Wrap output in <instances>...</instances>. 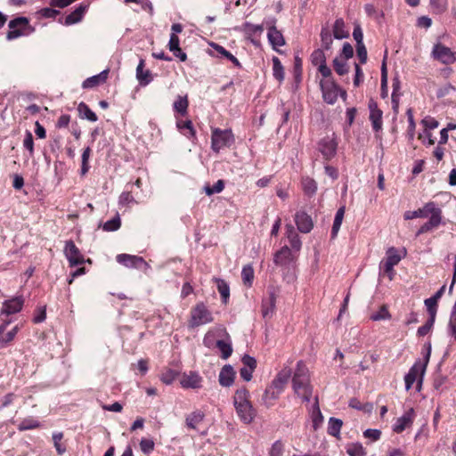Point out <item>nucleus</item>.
Returning a JSON list of instances; mask_svg holds the SVG:
<instances>
[{"mask_svg": "<svg viewBox=\"0 0 456 456\" xmlns=\"http://www.w3.org/2000/svg\"><path fill=\"white\" fill-rule=\"evenodd\" d=\"M320 86L323 101L328 104H334L338 94L342 97L346 95V91L342 90L333 79L321 80Z\"/></svg>", "mask_w": 456, "mask_h": 456, "instance_id": "obj_7", "label": "nucleus"}, {"mask_svg": "<svg viewBox=\"0 0 456 456\" xmlns=\"http://www.w3.org/2000/svg\"><path fill=\"white\" fill-rule=\"evenodd\" d=\"M291 377V370L289 368L282 369L272 381V385L283 392L285 386Z\"/></svg>", "mask_w": 456, "mask_h": 456, "instance_id": "obj_23", "label": "nucleus"}, {"mask_svg": "<svg viewBox=\"0 0 456 456\" xmlns=\"http://www.w3.org/2000/svg\"><path fill=\"white\" fill-rule=\"evenodd\" d=\"M23 146L29 151V155L34 154V140L33 135L29 131L26 132L25 138L23 141Z\"/></svg>", "mask_w": 456, "mask_h": 456, "instance_id": "obj_57", "label": "nucleus"}, {"mask_svg": "<svg viewBox=\"0 0 456 456\" xmlns=\"http://www.w3.org/2000/svg\"><path fill=\"white\" fill-rule=\"evenodd\" d=\"M357 57L361 63L367 61V50L363 44H356Z\"/></svg>", "mask_w": 456, "mask_h": 456, "instance_id": "obj_59", "label": "nucleus"}, {"mask_svg": "<svg viewBox=\"0 0 456 456\" xmlns=\"http://www.w3.org/2000/svg\"><path fill=\"white\" fill-rule=\"evenodd\" d=\"M24 305V299L21 296L14 297L11 299L5 300L3 303L0 314L11 315L21 311Z\"/></svg>", "mask_w": 456, "mask_h": 456, "instance_id": "obj_12", "label": "nucleus"}, {"mask_svg": "<svg viewBox=\"0 0 456 456\" xmlns=\"http://www.w3.org/2000/svg\"><path fill=\"white\" fill-rule=\"evenodd\" d=\"M63 252L70 267L83 265L86 262L85 256L71 240L65 242Z\"/></svg>", "mask_w": 456, "mask_h": 456, "instance_id": "obj_9", "label": "nucleus"}, {"mask_svg": "<svg viewBox=\"0 0 456 456\" xmlns=\"http://www.w3.org/2000/svg\"><path fill=\"white\" fill-rule=\"evenodd\" d=\"M9 30L6 33L8 41L15 40L20 37L28 36L35 31L30 25L29 20L26 17H17L8 23Z\"/></svg>", "mask_w": 456, "mask_h": 456, "instance_id": "obj_3", "label": "nucleus"}, {"mask_svg": "<svg viewBox=\"0 0 456 456\" xmlns=\"http://www.w3.org/2000/svg\"><path fill=\"white\" fill-rule=\"evenodd\" d=\"M294 219L300 232L308 233L314 228V222L311 216L304 210L297 211Z\"/></svg>", "mask_w": 456, "mask_h": 456, "instance_id": "obj_13", "label": "nucleus"}, {"mask_svg": "<svg viewBox=\"0 0 456 456\" xmlns=\"http://www.w3.org/2000/svg\"><path fill=\"white\" fill-rule=\"evenodd\" d=\"M264 30L262 25L246 24V32L249 35L261 34Z\"/></svg>", "mask_w": 456, "mask_h": 456, "instance_id": "obj_64", "label": "nucleus"}, {"mask_svg": "<svg viewBox=\"0 0 456 456\" xmlns=\"http://www.w3.org/2000/svg\"><path fill=\"white\" fill-rule=\"evenodd\" d=\"M216 347L220 350V352L222 354L221 357L223 359L229 358L232 353V346L224 340H217Z\"/></svg>", "mask_w": 456, "mask_h": 456, "instance_id": "obj_48", "label": "nucleus"}, {"mask_svg": "<svg viewBox=\"0 0 456 456\" xmlns=\"http://www.w3.org/2000/svg\"><path fill=\"white\" fill-rule=\"evenodd\" d=\"M39 426H40V424L37 420L33 419H23L19 424L18 428L20 431H24V430L37 428Z\"/></svg>", "mask_w": 456, "mask_h": 456, "instance_id": "obj_52", "label": "nucleus"}, {"mask_svg": "<svg viewBox=\"0 0 456 456\" xmlns=\"http://www.w3.org/2000/svg\"><path fill=\"white\" fill-rule=\"evenodd\" d=\"M292 387L294 392L305 402L312 397L313 388L310 384L309 370L306 365L299 361L292 377Z\"/></svg>", "mask_w": 456, "mask_h": 456, "instance_id": "obj_1", "label": "nucleus"}, {"mask_svg": "<svg viewBox=\"0 0 456 456\" xmlns=\"http://www.w3.org/2000/svg\"><path fill=\"white\" fill-rule=\"evenodd\" d=\"M46 318V308L45 306L39 307L36 310V314L33 317V322L40 323Z\"/></svg>", "mask_w": 456, "mask_h": 456, "instance_id": "obj_61", "label": "nucleus"}, {"mask_svg": "<svg viewBox=\"0 0 456 456\" xmlns=\"http://www.w3.org/2000/svg\"><path fill=\"white\" fill-rule=\"evenodd\" d=\"M174 110L180 116L185 117L188 114L189 101L188 97L178 95L173 104Z\"/></svg>", "mask_w": 456, "mask_h": 456, "instance_id": "obj_31", "label": "nucleus"}, {"mask_svg": "<svg viewBox=\"0 0 456 456\" xmlns=\"http://www.w3.org/2000/svg\"><path fill=\"white\" fill-rule=\"evenodd\" d=\"M430 355V346H428V354L425 357L424 362L420 361L416 362L413 366L410 369L409 372L404 377L405 388L406 390L411 389L414 382H418V390L420 389L422 379L426 370L427 364L429 361Z\"/></svg>", "mask_w": 456, "mask_h": 456, "instance_id": "obj_6", "label": "nucleus"}, {"mask_svg": "<svg viewBox=\"0 0 456 456\" xmlns=\"http://www.w3.org/2000/svg\"><path fill=\"white\" fill-rule=\"evenodd\" d=\"M311 61L314 66H320L326 63V56L322 49H316L311 54Z\"/></svg>", "mask_w": 456, "mask_h": 456, "instance_id": "obj_46", "label": "nucleus"}, {"mask_svg": "<svg viewBox=\"0 0 456 456\" xmlns=\"http://www.w3.org/2000/svg\"><path fill=\"white\" fill-rule=\"evenodd\" d=\"M176 126L178 130L187 138L191 139L195 137V129L191 120L177 119Z\"/></svg>", "mask_w": 456, "mask_h": 456, "instance_id": "obj_29", "label": "nucleus"}, {"mask_svg": "<svg viewBox=\"0 0 456 456\" xmlns=\"http://www.w3.org/2000/svg\"><path fill=\"white\" fill-rule=\"evenodd\" d=\"M183 388L198 389L202 387V378L196 371L184 372L180 380Z\"/></svg>", "mask_w": 456, "mask_h": 456, "instance_id": "obj_14", "label": "nucleus"}, {"mask_svg": "<svg viewBox=\"0 0 456 456\" xmlns=\"http://www.w3.org/2000/svg\"><path fill=\"white\" fill-rule=\"evenodd\" d=\"M411 421L412 419L410 413H406L397 419L396 422L393 427V430L395 433H401L411 423Z\"/></svg>", "mask_w": 456, "mask_h": 456, "instance_id": "obj_39", "label": "nucleus"}, {"mask_svg": "<svg viewBox=\"0 0 456 456\" xmlns=\"http://www.w3.org/2000/svg\"><path fill=\"white\" fill-rule=\"evenodd\" d=\"M312 421H313V428L314 430H317L323 421V416L321 412V410H320L318 404H316V406L313 409Z\"/></svg>", "mask_w": 456, "mask_h": 456, "instance_id": "obj_50", "label": "nucleus"}, {"mask_svg": "<svg viewBox=\"0 0 456 456\" xmlns=\"http://www.w3.org/2000/svg\"><path fill=\"white\" fill-rule=\"evenodd\" d=\"M77 110L81 118H86L92 122H95L98 119L97 115L85 102L78 104Z\"/></svg>", "mask_w": 456, "mask_h": 456, "instance_id": "obj_37", "label": "nucleus"}, {"mask_svg": "<svg viewBox=\"0 0 456 456\" xmlns=\"http://www.w3.org/2000/svg\"><path fill=\"white\" fill-rule=\"evenodd\" d=\"M354 55L353 46L349 43H345L343 45L342 52L339 58H344L345 60H348L352 58Z\"/></svg>", "mask_w": 456, "mask_h": 456, "instance_id": "obj_60", "label": "nucleus"}, {"mask_svg": "<svg viewBox=\"0 0 456 456\" xmlns=\"http://www.w3.org/2000/svg\"><path fill=\"white\" fill-rule=\"evenodd\" d=\"M145 61L141 59L136 67V78L139 85L142 86H148L154 77V75L150 69H145Z\"/></svg>", "mask_w": 456, "mask_h": 456, "instance_id": "obj_17", "label": "nucleus"}, {"mask_svg": "<svg viewBox=\"0 0 456 456\" xmlns=\"http://www.w3.org/2000/svg\"><path fill=\"white\" fill-rule=\"evenodd\" d=\"M179 43H180V40H179L178 36L175 35V33H172L170 36L169 42H168V49L170 50V52L179 50V48H180Z\"/></svg>", "mask_w": 456, "mask_h": 456, "instance_id": "obj_63", "label": "nucleus"}, {"mask_svg": "<svg viewBox=\"0 0 456 456\" xmlns=\"http://www.w3.org/2000/svg\"><path fill=\"white\" fill-rule=\"evenodd\" d=\"M320 36L322 48L327 51L330 50L333 43L332 35L330 29L328 28H322Z\"/></svg>", "mask_w": 456, "mask_h": 456, "instance_id": "obj_42", "label": "nucleus"}, {"mask_svg": "<svg viewBox=\"0 0 456 456\" xmlns=\"http://www.w3.org/2000/svg\"><path fill=\"white\" fill-rule=\"evenodd\" d=\"M302 189L305 195L311 197L315 194L317 190L316 182L311 177H303L301 180Z\"/></svg>", "mask_w": 456, "mask_h": 456, "instance_id": "obj_35", "label": "nucleus"}, {"mask_svg": "<svg viewBox=\"0 0 456 456\" xmlns=\"http://www.w3.org/2000/svg\"><path fill=\"white\" fill-rule=\"evenodd\" d=\"M342 425L343 422L341 419L333 417L330 418L329 420L328 434L332 436L338 437L340 433Z\"/></svg>", "mask_w": 456, "mask_h": 456, "instance_id": "obj_41", "label": "nucleus"}, {"mask_svg": "<svg viewBox=\"0 0 456 456\" xmlns=\"http://www.w3.org/2000/svg\"><path fill=\"white\" fill-rule=\"evenodd\" d=\"M119 203L122 205L128 206L132 203H137L134 197L133 196L132 191H124L119 196Z\"/></svg>", "mask_w": 456, "mask_h": 456, "instance_id": "obj_56", "label": "nucleus"}, {"mask_svg": "<svg viewBox=\"0 0 456 456\" xmlns=\"http://www.w3.org/2000/svg\"><path fill=\"white\" fill-rule=\"evenodd\" d=\"M382 121H381V112L379 110H375L372 108V128L378 132L381 129Z\"/></svg>", "mask_w": 456, "mask_h": 456, "instance_id": "obj_58", "label": "nucleus"}, {"mask_svg": "<svg viewBox=\"0 0 456 456\" xmlns=\"http://www.w3.org/2000/svg\"><path fill=\"white\" fill-rule=\"evenodd\" d=\"M346 452L350 456H365L367 453L366 450L360 443H353L348 444L346 447Z\"/></svg>", "mask_w": 456, "mask_h": 456, "instance_id": "obj_44", "label": "nucleus"}, {"mask_svg": "<svg viewBox=\"0 0 456 456\" xmlns=\"http://www.w3.org/2000/svg\"><path fill=\"white\" fill-rule=\"evenodd\" d=\"M319 150L327 160L332 159L337 151V143L331 139H322L319 143Z\"/></svg>", "mask_w": 456, "mask_h": 456, "instance_id": "obj_19", "label": "nucleus"}, {"mask_svg": "<svg viewBox=\"0 0 456 456\" xmlns=\"http://www.w3.org/2000/svg\"><path fill=\"white\" fill-rule=\"evenodd\" d=\"M333 68L339 76H343L348 72V66L346 62V60H343L339 57H336L334 59Z\"/></svg>", "mask_w": 456, "mask_h": 456, "instance_id": "obj_45", "label": "nucleus"}, {"mask_svg": "<svg viewBox=\"0 0 456 456\" xmlns=\"http://www.w3.org/2000/svg\"><path fill=\"white\" fill-rule=\"evenodd\" d=\"M241 278L243 281V283L248 286L251 287L254 280V269L251 265H245L242 268L241 271Z\"/></svg>", "mask_w": 456, "mask_h": 456, "instance_id": "obj_43", "label": "nucleus"}, {"mask_svg": "<svg viewBox=\"0 0 456 456\" xmlns=\"http://www.w3.org/2000/svg\"><path fill=\"white\" fill-rule=\"evenodd\" d=\"M402 256L395 248H390L387 251L386 257L380 262L379 270L380 275H387L391 281L395 275L394 267L401 261Z\"/></svg>", "mask_w": 456, "mask_h": 456, "instance_id": "obj_8", "label": "nucleus"}, {"mask_svg": "<svg viewBox=\"0 0 456 456\" xmlns=\"http://www.w3.org/2000/svg\"><path fill=\"white\" fill-rule=\"evenodd\" d=\"M20 330V326L15 325L11 330H0V347L4 348L12 344L17 333Z\"/></svg>", "mask_w": 456, "mask_h": 456, "instance_id": "obj_27", "label": "nucleus"}, {"mask_svg": "<svg viewBox=\"0 0 456 456\" xmlns=\"http://www.w3.org/2000/svg\"><path fill=\"white\" fill-rule=\"evenodd\" d=\"M422 124L426 129H435L439 126L438 121L432 117H426L422 119Z\"/></svg>", "mask_w": 456, "mask_h": 456, "instance_id": "obj_62", "label": "nucleus"}, {"mask_svg": "<svg viewBox=\"0 0 456 456\" xmlns=\"http://www.w3.org/2000/svg\"><path fill=\"white\" fill-rule=\"evenodd\" d=\"M391 315L386 305H382L376 314H372V321L390 319Z\"/></svg>", "mask_w": 456, "mask_h": 456, "instance_id": "obj_55", "label": "nucleus"}, {"mask_svg": "<svg viewBox=\"0 0 456 456\" xmlns=\"http://www.w3.org/2000/svg\"><path fill=\"white\" fill-rule=\"evenodd\" d=\"M250 395L246 387L237 389L233 396V403L240 419L249 424L256 417V410L250 402Z\"/></svg>", "mask_w": 456, "mask_h": 456, "instance_id": "obj_2", "label": "nucleus"}, {"mask_svg": "<svg viewBox=\"0 0 456 456\" xmlns=\"http://www.w3.org/2000/svg\"><path fill=\"white\" fill-rule=\"evenodd\" d=\"M281 393L282 392L281 390H279L278 388L274 387L272 384H270L266 387V389L262 396L263 403L267 407H271V406L274 405L276 400L279 398V396Z\"/></svg>", "mask_w": 456, "mask_h": 456, "instance_id": "obj_25", "label": "nucleus"}, {"mask_svg": "<svg viewBox=\"0 0 456 456\" xmlns=\"http://www.w3.org/2000/svg\"><path fill=\"white\" fill-rule=\"evenodd\" d=\"M108 73H109L108 70H103L96 76H93V77L86 78L83 82L82 87L83 88H93V87L99 86L100 84L104 83L108 78Z\"/></svg>", "mask_w": 456, "mask_h": 456, "instance_id": "obj_28", "label": "nucleus"}, {"mask_svg": "<svg viewBox=\"0 0 456 456\" xmlns=\"http://www.w3.org/2000/svg\"><path fill=\"white\" fill-rule=\"evenodd\" d=\"M235 142V137L231 129L212 128L211 149L218 153L224 148H230Z\"/></svg>", "mask_w": 456, "mask_h": 456, "instance_id": "obj_4", "label": "nucleus"}, {"mask_svg": "<svg viewBox=\"0 0 456 456\" xmlns=\"http://www.w3.org/2000/svg\"><path fill=\"white\" fill-rule=\"evenodd\" d=\"M432 56L444 64H452L456 61V53L440 43L434 45Z\"/></svg>", "mask_w": 456, "mask_h": 456, "instance_id": "obj_10", "label": "nucleus"}, {"mask_svg": "<svg viewBox=\"0 0 456 456\" xmlns=\"http://www.w3.org/2000/svg\"><path fill=\"white\" fill-rule=\"evenodd\" d=\"M117 261L126 267H139L145 264L142 256L128 254H119L117 256Z\"/></svg>", "mask_w": 456, "mask_h": 456, "instance_id": "obj_21", "label": "nucleus"}, {"mask_svg": "<svg viewBox=\"0 0 456 456\" xmlns=\"http://www.w3.org/2000/svg\"><path fill=\"white\" fill-rule=\"evenodd\" d=\"M345 212H346V207L342 206L338 209V211L335 215L333 225L331 228V238L332 239L336 238L339 232L340 226H341L343 219H344Z\"/></svg>", "mask_w": 456, "mask_h": 456, "instance_id": "obj_34", "label": "nucleus"}, {"mask_svg": "<svg viewBox=\"0 0 456 456\" xmlns=\"http://www.w3.org/2000/svg\"><path fill=\"white\" fill-rule=\"evenodd\" d=\"M436 207L437 206L434 201H429L426 203L421 208L414 211H406L403 215V217L405 220H411L414 218H427Z\"/></svg>", "mask_w": 456, "mask_h": 456, "instance_id": "obj_15", "label": "nucleus"}, {"mask_svg": "<svg viewBox=\"0 0 456 456\" xmlns=\"http://www.w3.org/2000/svg\"><path fill=\"white\" fill-rule=\"evenodd\" d=\"M333 36L337 39H343L349 37V30L346 28L343 19H337L333 25Z\"/></svg>", "mask_w": 456, "mask_h": 456, "instance_id": "obj_30", "label": "nucleus"}, {"mask_svg": "<svg viewBox=\"0 0 456 456\" xmlns=\"http://www.w3.org/2000/svg\"><path fill=\"white\" fill-rule=\"evenodd\" d=\"M89 4L83 2L81 3L71 13L66 16L64 24L70 26L82 20L84 14L87 11Z\"/></svg>", "mask_w": 456, "mask_h": 456, "instance_id": "obj_18", "label": "nucleus"}, {"mask_svg": "<svg viewBox=\"0 0 456 456\" xmlns=\"http://www.w3.org/2000/svg\"><path fill=\"white\" fill-rule=\"evenodd\" d=\"M429 219L416 232V236H419L420 234L428 232L436 229L440 224L442 223V210L440 208L436 207L434 211L429 214Z\"/></svg>", "mask_w": 456, "mask_h": 456, "instance_id": "obj_11", "label": "nucleus"}, {"mask_svg": "<svg viewBox=\"0 0 456 456\" xmlns=\"http://www.w3.org/2000/svg\"><path fill=\"white\" fill-rule=\"evenodd\" d=\"M273 75L275 79L281 83L284 80V68L280 61V59L276 56L273 58Z\"/></svg>", "mask_w": 456, "mask_h": 456, "instance_id": "obj_38", "label": "nucleus"}, {"mask_svg": "<svg viewBox=\"0 0 456 456\" xmlns=\"http://www.w3.org/2000/svg\"><path fill=\"white\" fill-rule=\"evenodd\" d=\"M286 233L291 248L293 249L299 250L301 248V240L291 224L286 225Z\"/></svg>", "mask_w": 456, "mask_h": 456, "instance_id": "obj_33", "label": "nucleus"}, {"mask_svg": "<svg viewBox=\"0 0 456 456\" xmlns=\"http://www.w3.org/2000/svg\"><path fill=\"white\" fill-rule=\"evenodd\" d=\"M267 37L274 50H277L278 47L285 45V39L282 33L278 30L274 25L268 28Z\"/></svg>", "mask_w": 456, "mask_h": 456, "instance_id": "obj_20", "label": "nucleus"}, {"mask_svg": "<svg viewBox=\"0 0 456 456\" xmlns=\"http://www.w3.org/2000/svg\"><path fill=\"white\" fill-rule=\"evenodd\" d=\"M235 378V371L231 365H224L218 377V380L221 386L230 387L232 385Z\"/></svg>", "mask_w": 456, "mask_h": 456, "instance_id": "obj_24", "label": "nucleus"}, {"mask_svg": "<svg viewBox=\"0 0 456 456\" xmlns=\"http://www.w3.org/2000/svg\"><path fill=\"white\" fill-rule=\"evenodd\" d=\"M214 281L216 283L217 290L221 295L222 301L226 304L230 297V288L227 282L220 278H214Z\"/></svg>", "mask_w": 456, "mask_h": 456, "instance_id": "obj_36", "label": "nucleus"}, {"mask_svg": "<svg viewBox=\"0 0 456 456\" xmlns=\"http://www.w3.org/2000/svg\"><path fill=\"white\" fill-rule=\"evenodd\" d=\"M224 189V182L223 180H218L213 186H206L205 191L206 193L210 196L214 193H219Z\"/></svg>", "mask_w": 456, "mask_h": 456, "instance_id": "obj_53", "label": "nucleus"}, {"mask_svg": "<svg viewBox=\"0 0 456 456\" xmlns=\"http://www.w3.org/2000/svg\"><path fill=\"white\" fill-rule=\"evenodd\" d=\"M121 226V220L118 215H117L112 219L107 221L103 224V230L106 232H115L118 230Z\"/></svg>", "mask_w": 456, "mask_h": 456, "instance_id": "obj_49", "label": "nucleus"}, {"mask_svg": "<svg viewBox=\"0 0 456 456\" xmlns=\"http://www.w3.org/2000/svg\"><path fill=\"white\" fill-rule=\"evenodd\" d=\"M243 367L240 370V377L246 380L249 381L252 379V373L256 368V361L254 357H251L248 354H245L242 357Z\"/></svg>", "mask_w": 456, "mask_h": 456, "instance_id": "obj_16", "label": "nucleus"}, {"mask_svg": "<svg viewBox=\"0 0 456 456\" xmlns=\"http://www.w3.org/2000/svg\"><path fill=\"white\" fill-rule=\"evenodd\" d=\"M275 306V297L272 294L267 299H264L262 302V315L264 318L268 317L273 313Z\"/></svg>", "mask_w": 456, "mask_h": 456, "instance_id": "obj_40", "label": "nucleus"}, {"mask_svg": "<svg viewBox=\"0 0 456 456\" xmlns=\"http://www.w3.org/2000/svg\"><path fill=\"white\" fill-rule=\"evenodd\" d=\"M205 414L203 411L197 410L190 414H188L185 418V426L189 429H197L198 426L204 420Z\"/></svg>", "mask_w": 456, "mask_h": 456, "instance_id": "obj_26", "label": "nucleus"}, {"mask_svg": "<svg viewBox=\"0 0 456 456\" xmlns=\"http://www.w3.org/2000/svg\"><path fill=\"white\" fill-rule=\"evenodd\" d=\"M92 150L90 147H86L84 149L82 153V165H81V175H85L90 168V166L88 164L89 158L91 156Z\"/></svg>", "mask_w": 456, "mask_h": 456, "instance_id": "obj_51", "label": "nucleus"}, {"mask_svg": "<svg viewBox=\"0 0 456 456\" xmlns=\"http://www.w3.org/2000/svg\"><path fill=\"white\" fill-rule=\"evenodd\" d=\"M284 451V445L281 440L275 441L270 451H269V456H281Z\"/></svg>", "mask_w": 456, "mask_h": 456, "instance_id": "obj_54", "label": "nucleus"}, {"mask_svg": "<svg viewBox=\"0 0 456 456\" xmlns=\"http://www.w3.org/2000/svg\"><path fill=\"white\" fill-rule=\"evenodd\" d=\"M212 313L208 310L203 302L197 303L190 311L188 327L194 329L196 327L213 322Z\"/></svg>", "mask_w": 456, "mask_h": 456, "instance_id": "obj_5", "label": "nucleus"}, {"mask_svg": "<svg viewBox=\"0 0 456 456\" xmlns=\"http://www.w3.org/2000/svg\"><path fill=\"white\" fill-rule=\"evenodd\" d=\"M140 449L143 454H150L154 451L155 443L152 439L142 438L139 443Z\"/></svg>", "mask_w": 456, "mask_h": 456, "instance_id": "obj_47", "label": "nucleus"}, {"mask_svg": "<svg viewBox=\"0 0 456 456\" xmlns=\"http://www.w3.org/2000/svg\"><path fill=\"white\" fill-rule=\"evenodd\" d=\"M210 45L216 51L217 56L224 57L231 61L236 67L241 68V64L239 61V60L235 56H233L229 51H227L224 47L215 43H212Z\"/></svg>", "mask_w": 456, "mask_h": 456, "instance_id": "obj_32", "label": "nucleus"}, {"mask_svg": "<svg viewBox=\"0 0 456 456\" xmlns=\"http://www.w3.org/2000/svg\"><path fill=\"white\" fill-rule=\"evenodd\" d=\"M292 261L291 250L288 246L282 247L274 254L273 262L276 265L283 266Z\"/></svg>", "mask_w": 456, "mask_h": 456, "instance_id": "obj_22", "label": "nucleus"}]
</instances>
